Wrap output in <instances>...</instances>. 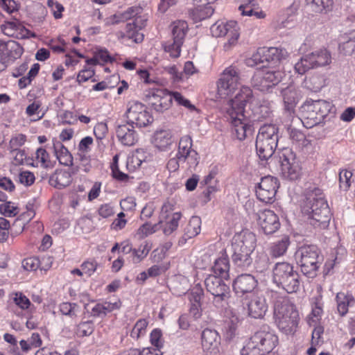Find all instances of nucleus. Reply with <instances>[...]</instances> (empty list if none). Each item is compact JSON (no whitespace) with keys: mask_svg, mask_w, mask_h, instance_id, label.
<instances>
[{"mask_svg":"<svg viewBox=\"0 0 355 355\" xmlns=\"http://www.w3.org/2000/svg\"><path fill=\"white\" fill-rule=\"evenodd\" d=\"M288 56L284 49L277 47L261 48L248 60L250 66L266 63L258 69L251 79L253 87L261 92H267L270 87L277 85L282 78L283 73L276 69L282 60Z\"/></svg>","mask_w":355,"mask_h":355,"instance_id":"f257e3e1","label":"nucleus"},{"mask_svg":"<svg viewBox=\"0 0 355 355\" xmlns=\"http://www.w3.org/2000/svg\"><path fill=\"white\" fill-rule=\"evenodd\" d=\"M302 211L307 215L311 224L325 228L331 220L330 209L319 189H315L306 194L302 205Z\"/></svg>","mask_w":355,"mask_h":355,"instance_id":"f03ea898","label":"nucleus"},{"mask_svg":"<svg viewBox=\"0 0 355 355\" xmlns=\"http://www.w3.org/2000/svg\"><path fill=\"white\" fill-rule=\"evenodd\" d=\"M274 301V317L279 329L286 334H293L299 322V313L295 306L285 297L271 293Z\"/></svg>","mask_w":355,"mask_h":355,"instance_id":"7ed1b4c3","label":"nucleus"},{"mask_svg":"<svg viewBox=\"0 0 355 355\" xmlns=\"http://www.w3.org/2000/svg\"><path fill=\"white\" fill-rule=\"evenodd\" d=\"M256 243L255 234L248 230L242 231L234 236L232 259L237 267L244 269L251 266V254L256 248Z\"/></svg>","mask_w":355,"mask_h":355,"instance_id":"20e7f679","label":"nucleus"},{"mask_svg":"<svg viewBox=\"0 0 355 355\" xmlns=\"http://www.w3.org/2000/svg\"><path fill=\"white\" fill-rule=\"evenodd\" d=\"M278 337L268 326H263L250 338L241 351V355H270L277 345Z\"/></svg>","mask_w":355,"mask_h":355,"instance_id":"39448f33","label":"nucleus"},{"mask_svg":"<svg viewBox=\"0 0 355 355\" xmlns=\"http://www.w3.org/2000/svg\"><path fill=\"white\" fill-rule=\"evenodd\" d=\"M303 119H293L295 124L302 123L307 128H311L320 123L331 109V105L325 100H307L302 106Z\"/></svg>","mask_w":355,"mask_h":355,"instance_id":"423d86ee","label":"nucleus"},{"mask_svg":"<svg viewBox=\"0 0 355 355\" xmlns=\"http://www.w3.org/2000/svg\"><path fill=\"white\" fill-rule=\"evenodd\" d=\"M297 263L301 272L309 278L317 275L322 257L319 249L314 245H305L299 248L295 254Z\"/></svg>","mask_w":355,"mask_h":355,"instance_id":"0eeeda50","label":"nucleus"},{"mask_svg":"<svg viewBox=\"0 0 355 355\" xmlns=\"http://www.w3.org/2000/svg\"><path fill=\"white\" fill-rule=\"evenodd\" d=\"M278 128L273 124H264L261 126L256 139V150L259 158L267 160L272 157L277 146Z\"/></svg>","mask_w":355,"mask_h":355,"instance_id":"6e6552de","label":"nucleus"},{"mask_svg":"<svg viewBox=\"0 0 355 355\" xmlns=\"http://www.w3.org/2000/svg\"><path fill=\"white\" fill-rule=\"evenodd\" d=\"M272 279L288 293H295L300 288L299 275L288 262L275 264L272 270Z\"/></svg>","mask_w":355,"mask_h":355,"instance_id":"1a4fd4ad","label":"nucleus"},{"mask_svg":"<svg viewBox=\"0 0 355 355\" xmlns=\"http://www.w3.org/2000/svg\"><path fill=\"white\" fill-rule=\"evenodd\" d=\"M207 292L213 296L212 304L217 309H223L228 303L231 296L230 286L225 283L223 278L209 275L205 279Z\"/></svg>","mask_w":355,"mask_h":355,"instance_id":"9d476101","label":"nucleus"},{"mask_svg":"<svg viewBox=\"0 0 355 355\" xmlns=\"http://www.w3.org/2000/svg\"><path fill=\"white\" fill-rule=\"evenodd\" d=\"M240 70L234 65L225 68L217 81V95L220 98L230 97L239 89Z\"/></svg>","mask_w":355,"mask_h":355,"instance_id":"9b49d317","label":"nucleus"},{"mask_svg":"<svg viewBox=\"0 0 355 355\" xmlns=\"http://www.w3.org/2000/svg\"><path fill=\"white\" fill-rule=\"evenodd\" d=\"M280 164L281 174L284 179L297 180L302 174V166L295 154L289 148H285L278 152L277 158Z\"/></svg>","mask_w":355,"mask_h":355,"instance_id":"f8f14e48","label":"nucleus"},{"mask_svg":"<svg viewBox=\"0 0 355 355\" xmlns=\"http://www.w3.org/2000/svg\"><path fill=\"white\" fill-rule=\"evenodd\" d=\"M331 55L326 49H319L301 58L295 64V71L299 74H304L307 71L329 64Z\"/></svg>","mask_w":355,"mask_h":355,"instance_id":"ddd939ff","label":"nucleus"},{"mask_svg":"<svg viewBox=\"0 0 355 355\" xmlns=\"http://www.w3.org/2000/svg\"><path fill=\"white\" fill-rule=\"evenodd\" d=\"M127 122L137 127H146L153 121V118L143 103L138 101H130L127 105L125 113Z\"/></svg>","mask_w":355,"mask_h":355,"instance_id":"4468645a","label":"nucleus"},{"mask_svg":"<svg viewBox=\"0 0 355 355\" xmlns=\"http://www.w3.org/2000/svg\"><path fill=\"white\" fill-rule=\"evenodd\" d=\"M253 101L252 89L248 87H242L234 98L228 101L226 114H237V116L243 117L246 103H252Z\"/></svg>","mask_w":355,"mask_h":355,"instance_id":"2eb2a0df","label":"nucleus"},{"mask_svg":"<svg viewBox=\"0 0 355 355\" xmlns=\"http://www.w3.org/2000/svg\"><path fill=\"white\" fill-rule=\"evenodd\" d=\"M279 187L277 178L268 175L262 178L256 189L257 198L263 202L271 203L274 201L275 197Z\"/></svg>","mask_w":355,"mask_h":355,"instance_id":"dca6fc26","label":"nucleus"},{"mask_svg":"<svg viewBox=\"0 0 355 355\" xmlns=\"http://www.w3.org/2000/svg\"><path fill=\"white\" fill-rule=\"evenodd\" d=\"M210 31L214 37L227 36L229 46L234 45L239 37L238 24L235 21H230L226 23L217 21L211 26Z\"/></svg>","mask_w":355,"mask_h":355,"instance_id":"f3484780","label":"nucleus"},{"mask_svg":"<svg viewBox=\"0 0 355 355\" xmlns=\"http://www.w3.org/2000/svg\"><path fill=\"white\" fill-rule=\"evenodd\" d=\"M152 107L159 112L168 110L173 101V96L165 89H151L146 94Z\"/></svg>","mask_w":355,"mask_h":355,"instance_id":"a211bd4d","label":"nucleus"},{"mask_svg":"<svg viewBox=\"0 0 355 355\" xmlns=\"http://www.w3.org/2000/svg\"><path fill=\"white\" fill-rule=\"evenodd\" d=\"M22 53L23 48L18 42L13 40L6 42L0 40V72L6 69L9 60H16Z\"/></svg>","mask_w":355,"mask_h":355,"instance_id":"6ab92c4d","label":"nucleus"},{"mask_svg":"<svg viewBox=\"0 0 355 355\" xmlns=\"http://www.w3.org/2000/svg\"><path fill=\"white\" fill-rule=\"evenodd\" d=\"M175 155L184 163L187 162L190 166H196L198 164V154L192 148V139L188 135H185L180 139L178 150Z\"/></svg>","mask_w":355,"mask_h":355,"instance_id":"aec40b11","label":"nucleus"},{"mask_svg":"<svg viewBox=\"0 0 355 355\" xmlns=\"http://www.w3.org/2000/svg\"><path fill=\"white\" fill-rule=\"evenodd\" d=\"M256 220L266 234L275 233L280 227L277 215L270 209L259 211L256 214Z\"/></svg>","mask_w":355,"mask_h":355,"instance_id":"412c9836","label":"nucleus"},{"mask_svg":"<svg viewBox=\"0 0 355 355\" xmlns=\"http://www.w3.org/2000/svg\"><path fill=\"white\" fill-rule=\"evenodd\" d=\"M246 305L248 306V315L255 319L263 318L268 310V304L265 297L257 293L250 294Z\"/></svg>","mask_w":355,"mask_h":355,"instance_id":"4be33fe9","label":"nucleus"},{"mask_svg":"<svg viewBox=\"0 0 355 355\" xmlns=\"http://www.w3.org/2000/svg\"><path fill=\"white\" fill-rule=\"evenodd\" d=\"M116 135L119 141L124 146H132L138 141V135L133 125L128 122L126 123L116 122Z\"/></svg>","mask_w":355,"mask_h":355,"instance_id":"5701e85b","label":"nucleus"},{"mask_svg":"<svg viewBox=\"0 0 355 355\" xmlns=\"http://www.w3.org/2000/svg\"><path fill=\"white\" fill-rule=\"evenodd\" d=\"M226 117L233 126V134L238 139L243 140L248 135L252 134V127L248 124L245 114H243V117L237 114H226Z\"/></svg>","mask_w":355,"mask_h":355,"instance_id":"b1692460","label":"nucleus"},{"mask_svg":"<svg viewBox=\"0 0 355 355\" xmlns=\"http://www.w3.org/2000/svg\"><path fill=\"white\" fill-rule=\"evenodd\" d=\"M3 33L8 37L17 39H25L29 37L30 31L15 17L11 21H6L1 25Z\"/></svg>","mask_w":355,"mask_h":355,"instance_id":"393cba45","label":"nucleus"},{"mask_svg":"<svg viewBox=\"0 0 355 355\" xmlns=\"http://www.w3.org/2000/svg\"><path fill=\"white\" fill-rule=\"evenodd\" d=\"M146 19L141 15H137L132 23L126 25V31L123 37L132 40L136 43H139L144 40V35L139 31L146 26Z\"/></svg>","mask_w":355,"mask_h":355,"instance_id":"a878e982","label":"nucleus"},{"mask_svg":"<svg viewBox=\"0 0 355 355\" xmlns=\"http://www.w3.org/2000/svg\"><path fill=\"white\" fill-rule=\"evenodd\" d=\"M257 282L249 274H243L234 281L233 288L236 293H251L257 286Z\"/></svg>","mask_w":355,"mask_h":355,"instance_id":"bb28decb","label":"nucleus"},{"mask_svg":"<svg viewBox=\"0 0 355 355\" xmlns=\"http://www.w3.org/2000/svg\"><path fill=\"white\" fill-rule=\"evenodd\" d=\"M282 94L284 103V110L291 114L300 98V93L294 86H288L282 89Z\"/></svg>","mask_w":355,"mask_h":355,"instance_id":"cd10ccee","label":"nucleus"},{"mask_svg":"<svg viewBox=\"0 0 355 355\" xmlns=\"http://www.w3.org/2000/svg\"><path fill=\"white\" fill-rule=\"evenodd\" d=\"M71 170V172L64 170L56 171L49 178L50 184L59 189L69 185L72 181L71 173L77 171L74 168Z\"/></svg>","mask_w":355,"mask_h":355,"instance_id":"c85d7f7f","label":"nucleus"},{"mask_svg":"<svg viewBox=\"0 0 355 355\" xmlns=\"http://www.w3.org/2000/svg\"><path fill=\"white\" fill-rule=\"evenodd\" d=\"M53 148L57 159L61 164L67 166L73 164V157L61 141L53 139Z\"/></svg>","mask_w":355,"mask_h":355,"instance_id":"c756f323","label":"nucleus"},{"mask_svg":"<svg viewBox=\"0 0 355 355\" xmlns=\"http://www.w3.org/2000/svg\"><path fill=\"white\" fill-rule=\"evenodd\" d=\"M153 143L161 150L167 149L173 143V135L170 130H160L154 134Z\"/></svg>","mask_w":355,"mask_h":355,"instance_id":"7c9ffc66","label":"nucleus"},{"mask_svg":"<svg viewBox=\"0 0 355 355\" xmlns=\"http://www.w3.org/2000/svg\"><path fill=\"white\" fill-rule=\"evenodd\" d=\"M220 343V336L216 330L205 329L202 333V346L205 350L215 349Z\"/></svg>","mask_w":355,"mask_h":355,"instance_id":"2f4dec72","label":"nucleus"},{"mask_svg":"<svg viewBox=\"0 0 355 355\" xmlns=\"http://www.w3.org/2000/svg\"><path fill=\"white\" fill-rule=\"evenodd\" d=\"M337 303V310L340 316L345 315L349 306H354L355 300L354 297L349 293L344 292L338 293L336 297Z\"/></svg>","mask_w":355,"mask_h":355,"instance_id":"473e14b6","label":"nucleus"},{"mask_svg":"<svg viewBox=\"0 0 355 355\" xmlns=\"http://www.w3.org/2000/svg\"><path fill=\"white\" fill-rule=\"evenodd\" d=\"M291 241L288 236L284 235L279 240L272 243L269 248V254L273 258H278L284 256Z\"/></svg>","mask_w":355,"mask_h":355,"instance_id":"72a5a7b5","label":"nucleus"},{"mask_svg":"<svg viewBox=\"0 0 355 355\" xmlns=\"http://www.w3.org/2000/svg\"><path fill=\"white\" fill-rule=\"evenodd\" d=\"M142 8L139 6L130 7L125 12L120 15H114L111 18H107L105 20L106 25L117 24L121 21L131 19L135 18L138 15L141 14Z\"/></svg>","mask_w":355,"mask_h":355,"instance_id":"f704fd0d","label":"nucleus"},{"mask_svg":"<svg viewBox=\"0 0 355 355\" xmlns=\"http://www.w3.org/2000/svg\"><path fill=\"white\" fill-rule=\"evenodd\" d=\"M201 219L199 216H192L184 228L182 239H189L196 236L200 232Z\"/></svg>","mask_w":355,"mask_h":355,"instance_id":"c9c22d12","label":"nucleus"},{"mask_svg":"<svg viewBox=\"0 0 355 355\" xmlns=\"http://www.w3.org/2000/svg\"><path fill=\"white\" fill-rule=\"evenodd\" d=\"M214 11V8L209 5L199 4L191 11L190 15L192 19L196 21H200L210 17Z\"/></svg>","mask_w":355,"mask_h":355,"instance_id":"e433bc0d","label":"nucleus"},{"mask_svg":"<svg viewBox=\"0 0 355 355\" xmlns=\"http://www.w3.org/2000/svg\"><path fill=\"white\" fill-rule=\"evenodd\" d=\"M303 84L307 89L317 92L325 85V78L322 74L314 73L306 78Z\"/></svg>","mask_w":355,"mask_h":355,"instance_id":"4c0bfd02","label":"nucleus"},{"mask_svg":"<svg viewBox=\"0 0 355 355\" xmlns=\"http://www.w3.org/2000/svg\"><path fill=\"white\" fill-rule=\"evenodd\" d=\"M213 275L227 279L229 278L230 263L227 257H220L214 261L212 266Z\"/></svg>","mask_w":355,"mask_h":355,"instance_id":"58836bf2","label":"nucleus"},{"mask_svg":"<svg viewBox=\"0 0 355 355\" xmlns=\"http://www.w3.org/2000/svg\"><path fill=\"white\" fill-rule=\"evenodd\" d=\"M146 156L143 150H137L130 156L127 158L125 167L128 171L133 172L139 168L143 162L145 161Z\"/></svg>","mask_w":355,"mask_h":355,"instance_id":"ea45409f","label":"nucleus"},{"mask_svg":"<svg viewBox=\"0 0 355 355\" xmlns=\"http://www.w3.org/2000/svg\"><path fill=\"white\" fill-rule=\"evenodd\" d=\"M164 218H166L167 220L164 226L163 232L166 235H170L177 230L179 221L182 218V214L180 211H177L171 216L166 215Z\"/></svg>","mask_w":355,"mask_h":355,"instance_id":"a19ab883","label":"nucleus"},{"mask_svg":"<svg viewBox=\"0 0 355 355\" xmlns=\"http://www.w3.org/2000/svg\"><path fill=\"white\" fill-rule=\"evenodd\" d=\"M121 306V302L119 300L116 302H104L101 304H97L92 309L94 315H100L101 314L105 315L114 310L119 309Z\"/></svg>","mask_w":355,"mask_h":355,"instance_id":"79ce46f5","label":"nucleus"},{"mask_svg":"<svg viewBox=\"0 0 355 355\" xmlns=\"http://www.w3.org/2000/svg\"><path fill=\"white\" fill-rule=\"evenodd\" d=\"M188 30L187 23L184 21H177L172 24L173 39L183 44Z\"/></svg>","mask_w":355,"mask_h":355,"instance_id":"37998d69","label":"nucleus"},{"mask_svg":"<svg viewBox=\"0 0 355 355\" xmlns=\"http://www.w3.org/2000/svg\"><path fill=\"white\" fill-rule=\"evenodd\" d=\"M306 5L315 13L327 12L332 6V0H306Z\"/></svg>","mask_w":355,"mask_h":355,"instance_id":"c03bdc74","label":"nucleus"},{"mask_svg":"<svg viewBox=\"0 0 355 355\" xmlns=\"http://www.w3.org/2000/svg\"><path fill=\"white\" fill-rule=\"evenodd\" d=\"M254 119L261 121L269 118L272 114V109L268 102H263L252 110Z\"/></svg>","mask_w":355,"mask_h":355,"instance_id":"a18cd8bd","label":"nucleus"},{"mask_svg":"<svg viewBox=\"0 0 355 355\" xmlns=\"http://www.w3.org/2000/svg\"><path fill=\"white\" fill-rule=\"evenodd\" d=\"M162 220L154 225H151L149 223H146L143 224L137 230L136 236H137L139 239H143L145 237H147L148 236L153 234L159 229Z\"/></svg>","mask_w":355,"mask_h":355,"instance_id":"49530a36","label":"nucleus"},{"mask_svg":"<svg viewBox=\"0 0 355 355\" xmlns=\"http://www.w3.org/2000/svg\"><path fill=\"white\" fill-rule=\"evenodd\" d=\"M182 43L173 39V41L165 42L163 46L164 51L169 53L170 56L177 58L180 56Z\"/></svg>","mask_w":355,"mask_h":355,"instance_id":"de8ad7c7","label":"nucleus"},{"mask_svg":"<svg viewBox=\"0 0 355 355\" xmlns=\"http://www.w3.org/2000/svg\"><path fill=\"white\" fill-rule=\"evenodd\" d=\"M150 249L151 245L148 241H146L144 244H141L137 250L134 249L132 257L133 263H139L148 255Z\"/></svg>","mask_w":355,"mask_h":355,"instance_id":"09e8293b","label":"nucleus"},{"mask_svg":"<svg viewBox=\"0 0 355 355\" xmlns=\"http://www.w3.org/2000/svg\"><path fill=\"white\" fill-rule=\"evenodd\" d=\"M339 51L345 55H350L355 52V33L347 41L339 45Z\"/></svg>","mask_w":355,"mask_h":355,"instance_id":"8fccbe9b","label":"nucleus"},{"mask_svg":"<svg viewBox=\"0 0 355 355\" xmlns=\"http://www.w3.org/2000/svg\"><path fill=\"white\" fill-rule=\"evenodd\" d=\"M148 325V322L145 319L139 320L135 324L131 333L130 336L133 338H139L146 333V329Z\"/></svg>","mask_w":355,"mask_h":355,"instance_id":"3c124183","label":"nucleus"},{"mask_svg":"<svg viewBox=\"0 0 355 355\" xmlns=\"http://www.w3.org/2000/svg\"><path fill=\"white\" fill-rule=\"evenodd\" d=\"M269 258L264 252L259 253L255 260V267L257 271L263 272L269 267Z\"/></svg>","mask_w":355,"mask_h":355,"instance_id":"603ef678","label":"nucleus"},{"mask_svg":"<svg viewBox=\"0 0 355 355\" xmlns=\"http://www.w3.org/2000/svg\"><path fill=\"white\" fill-rule=\"evenodd\" d=\"M292 123H295L292 121ZM287 131L290 139L293 141H303L304 143L307 141L305 135L302 131L294 127L293 124H291L287 127Z\"/></svg>","mask_w":355,"mask_h":355,"instance_id":"864d4df0","label":"nucleus"},{"mask_svg":"<svg viewBox=\"0 0 355 355\" xmlns=\"http://www.w3.org/2000/svg\"><path fill=\"white\" fill-rule=\"evenodd\" d=\"M254 6H245V4H241L239 10L243 16H255L257 19H261L265 17V14L261 11H255L253 8Z\"/></svg>","mask_w":355,"mask_h":355,"instance_id":"5fc2aeb1","label":"nucleus"},{"mask_svg":"<svg viewBox=\"0 0 355 355\" xmlns=\"http://www.w3.org/2000/svg\"><path fill=\"white\" fill-rule=\"evenodd\" d=\"M18 207L12 205L10 201H6L4 204L0 205V213L6 216H15L18 213Z\"/></svg>","mask_w":355,"mask_h":355,"instance_id":"6e6d98bb","label":"nucleus"},{"mask_svg":"<svg viewBox=\"0 0 355 355\" xmlns=\"http://www.w3.org/2000/svg\"><path fill=\"white\" fill-rule=\"evenodd\" d=\"M36 160L40 162L41 166L47 168L50 164V156L43 148H39L36 151Z\"/></svg>","mask_w":355,"mask_h":355,"instance_id":"4d7b16f0","label":"nucleus"},{"mask_svg":"<svg viewBox=\"0 0 355 355\" xmlns=\"http://www.w3.org/2000/svg\"><path fill=\"white\" fill-rule=\"evenodd\" d=\"M352 176V173L347 170H343L339 173L340 187L347 191L350 187V179Z\"/></svg>","mask_w":355,"mask_h":355,"instance_id":"13d9d810","label":"nucleus"},{"mask_svg":"<svg viewBox=\"0 0 355 355\" xmlns=\"http://www.w3.org/2000/svg\"><path fill=\"white\" fill-rule=\"evenodd\" d=\"M322 313V307L316 304L315 306L312 309L311 313L308 317V323L310 326L316 325L320 320V317Z\"/></svg>","mask_w":355,"mask_h":355,"instance_id":"bf43d9fd","label":"nucleus"},{"mask_svg":"<svg viewBox=\"0 0 355 355\" xmlns=\"http://www.w3.org/2000/svg\"><path fill=\"white\" fill-rule=\"evenodd\" d=\"M118 159L119 156L116 155L113 158V164L112 165V171L113 177L119 180L124 181L128 179V175L124 173L119 170L118 167Z\"/></svg>","mask_w":355,"mask_h":355,"instance_id":"052dcab7","label":"nucleus"},{"mask_svg":"<svg viewBox=\"0 0 355 355\" xmlns=\"http://www.w3.org/2000/svg\"><path fill=\"white\" fill-rule=\"evenodd\" d=\"M204 295V291L200 286H196L189 293V300L191 304H200L201 299Z\"/></svg>","mask_w":355,"mask_h":355,"instance_id":"680f3d73","label":"nucleus"},{"mask_svg":"<svg viewBox=\"0 0 355 355\" xmlns=\"http://www.w3.org/2000/svg\"><path fill=\"white\" fill-rule=\"evenodd\" d=\"M40 260L35 257H28L22 261V267L28 271L35 270L39 267Z\"/></svg>","mask_w":355,"mask_h":355,"instance_id":"e2e57ef3","label":"nucleus"},{"mask_svg":"<svg viewBox=\"0 0 355 355\" xmlns=\"http://www.w3.org/2000/svg\"><path fill=\"white\" fill-rule=\"evenodd\" d=\"M93 331V324L89 321L82 322L78 326V334L80 336H89L92 334Z\"/></svg>","mask_w":355,"mask_h":355,"instance_id":"0e129e2a","label":"nucleus"},{"mask_svg":"<svg viewBox=\"0 0 355 355\" xmlns=\"http://www.w3.org/2000/svg\"><path fill=\"white\" fill-rule=\"evenodd\" d=\"M19 181L25 186H30L33 184L35 181V175L30 171H22L19 173Z\"/></svg>","mask_w":355,"mask_h":355,"instance_id":"69168bd1","label":"nucleus"},{"mask_svg":"<svg viewBox=\"0 0 355 355\" xmlns=\"http://www.w3.org/2000/svg\"><path fill=\"white\" fill-rule=\"evenodd\" d=\"M0 6L3 10L9 14L17 12V5L14 0H1Z\"/></svg>","mask_w":355,"mask_h":355,"instance_id":"338daca9","label":"nucleus"},{"mask_svg":"<svg viewBox=\"0 0 355 355\" xmlns=\"http://www.w3.org/2000/svg\"><path fill=\"white\" fill-rule=\"evenodd\" d=\"M26 141V136L23 134H19L13 137L9 143L10 148L12 150H17L20 146L24 145Z\"/></svg>","mask_w":355,"mask_h":355,"instance_id":"774afa93","label":"nucleus"}]
</instances>
